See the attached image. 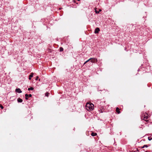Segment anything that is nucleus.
Returning <instances> with one entry per match:
<instances>
[{
  "mask_svg": "<svg viewBox=\"0 0 152 152\" xmlns=\"http://www.w3.org/2000/svg\"><path fill=\"white\" fill-rule=\"evenodd\" d=\"M94 106L93 104L90 102H87L86 104V107L87 110L91 111H92L94 109Z\"/></svg>",
  "mask_w": 152,
  "mask_h": 152,
  "instance_id": "obj_1",
  "label": "nucleus"
},
{
  "mask_svg": "<svg viewBox=\"0 0 152 152\" xmlns=\"http://www.w3.org/2000/svg\"><path fill=\"white\" fill-rule=\"evenodd\" d=\"M100 31L99 28L97 27L95 30L94 33L95 34L99 32V31Z\"/></svg>",
  "mask_w": 152,
  "mask_h": 152,
  "instance_id": "obj_4",
  "label": "nucleus"
},
{
  "mask_svg": "<svg viewBox=\"0 0 152 152\" xmlns=\"http://www.w3.org/2000/svg\"><path fill=\"white\" fill-rule=\"evenodd\" d=\"M0 107L1 109H3L4 108L1 105H0Z\"/></svg>",
  "mask_w": 152,
  "mask_h": 152,
  "instance_id": "obj_17",
  "label": "nucleus"
},
{
  "mask_svg": "<svg viewBox=\"0 0 152 152\" xmlns=\"http://www.w3.org/2000/svg\"><path fill=\"white\" fill-rule=\"evenodd\" d=\"M48 94H49V93H48V92H47L45 94V96H47V97H48Z\"/></svg>",
  "mask_w": 152,
  "mask_h": 152,
  "instance_id": "obj_15",
  "label": "nucleus"
},
{
  "mask_svg": "<svg viewBox=\"0 0 152 152\" xmlns=\"http://www.w3.org/2000/svg\"><path fill=\"white\" fill-rule=\"evenodd\" d=\"M91 62L92 63H96L97 61V59L96 58H90Z\"/></svg>",
  "mask_w": 152,
  "mask_h": 152,
  "instance_id": "obj_3",
  "label": "nucleus"
},
{
  "mask_svg": "<svg viewBox=\"0 0 152 152\" xmlns=\"http://www.w3.org/2000/svg\"><path fill=\"white\" fill-rule=\"evenodd\" d=\"M90 60V59H88V60H87L84 63V64L83 65H84L85 64H86Z\"/></svg>",
  "mask_w": 152,
  "mask_h": 152,
  "instance_id": "obj_13",
  "label": "nucleus"
},
{
  "mask_svg": "<svg viewBox=\"0 0 152 152\" xmlns=\"http://www.w3.org/2000/svg\"><path fill=\"white\" fill-rule=\"evenodd\" d=\"M148 147L147 145H144L143 146L141 147L142 148H144L145 147L147 148Z\"/></svg>",
  "mask_w": 152,
  "mask_h": 152,
  "instance_id": "obj_10",
  "label": "nucleus"
},
{
  "mask_svg": "<svg viewBox=\"0 0 152 152\" xmlns=\"http://www.w3.org/2000/svg\"><path fill=\"white\" fill-rule=\"evenodd\" d=\"M28 96H29V97H31L32 96V95L31 94H29L28 95Z\"/></svg>",
  "mask_w": 152,
  "mask_h": 152,
  "instance_id": "obj_19",
  "label": "nucleus"
},
{
  "mask_svg": "<svg viewBox=\"0 0 152 152\" xmlns=\"http://www.w3.org/2000/svg\"><path fill=\"white\" fill-rule=\"evenodd\" d=\"M97 135V134L96 133L92 132L91 133V135L92 136H94Z\"/></svg>",
  "mask_w": 152,
  "mask_h": 152,
  "instance_id": "obj_8",
  "label": "nucleus"
},
{
  "mask_svg": "<svg viewBox=\"0 0 152 152\" xmlns=\"http://www.w3.org/2000/svg\"><path fill=\"white\" fill-rule=\"evenodd\" d=\"M148 140H151V139H149V137H148Z\"/></svg>",
  "mask_w": 152,
  "mask_h": 152,
  "instance_id": "obj_21",
  "label": "nucleus"
},
{
  "mask_svg": "<svg viewBox=\"0 0 152 152\" xmlns=\"http://www.w3.org/2000/svg\"><path fill=\"white\" fill-rule=\"evenodd\" d=\"M38 76H37L36 77V78L35 80H38Z\"/></svg>",
  "mask_w": 152,
  "mask_h": 152,
  "instance_id": "obj_20",
  "label": "nucleus"
},
{
  "mask_svg": "<svg viewBox=\"0 0 152 152\" xmlns=\"http://www.w3.org/2000/svg\"><path fill=\"white\" fill-rule=\"evenodd\" d=\"M148 118V115L147 113H145V114H143L141 115V118L146 121H147V119Z\"/></svg>",
  "mask_w": 152,
  "mask_h": 152,
  "instance_id": "obj_2",
  "label": "nucleus"
},
{
  "mask_svg": "<svg viewBox=\"0 0 152 152\" xmlns=\"http://www.w3.org/2000/svg\"><path fill=\"white\" fill-rule=\"evenodd\" d=\"M15 91H16V92L19 93H20L22 92L21 91V90L19 88L16 89L15 90Z\"/></svg>",
  "mask_w": 152,
  "mask_h": 152,
  "instance_id": "obj_5",
  "label": "nucleus"
},
{
  "mask_svg": "<svg viewBox=\"0 0 152 152\" xmlns=\"http://www.w3.org/2000/svg\"><path fill=\"white\" fill-rule=\"evenodd\" d=\"M63 48H62V47H60V51L62 52V51H63Z\"/></svg>",
  "mask_w": 152,
  "mask_h": 152,
  "instance_id": "obj_14",
  "label": "nucleus"
},
{
  "mask_svg": "<svg viewBox=\"0 0 152 152\" xmlns=\"http://www.w3.org/2000/svg\"><path fill=\"white\" fill-rule=\"evenodd\" d=\"M95 12L96 14H98L99 12V11H97L96 10H95Z\"/></svg>",
  "mask_w": 152,
  "mask_h": 152,
  "instance_id": "obj_16",
  "label": "nucleus"
},
{
  "mask_svg": "<svg viewBox=\"0 0 152 152\" xmlns=\"http://www.w3.org/2000/svg\"><path fill=\"white\" fill-rule=\"evenodd\" d=\"M17 100L18 102H23L22 99L20 98H18Z\"/></svg>",
  "mask_w": 152,
  "mask_h": 152,
  "instance_id": "obj_7",
  "label": "nucleus"
},
{
  "mask_svg": "<svg viewBox=\"0 0 152 152\" xmlns=\"http://www.w3.org/2000/svg\"><path fill=\"white\" fill-rule=\"evenodd\" d=\"M116 111L118 113V114H119L120 112L119 110V109L118 107L116 108Z\"/></svg>",
  "mask_w": 152,
  "mask_h": 152,
  "instance_id": "obj_9",
  "label": "nucleus"
},
{
  "mask_svg": "<svg viewBox=\"0 0 152 152\" xmlns=\"http://www.w3.org/2000/svg\"><path fill=\"white\" fill-rule=\"evenodd\" d=\"M25 99H28V94H26L25 95Z\"/></svg>",
  "mask_w": 152,
  "mask_h": 152,
  "instance_id": "obj_12",
  "label": "nucleus"
},
{
  "mask_svg": "<svg viewBox=\"0 0 152 152\" xmlns=\"http://www.w3.org/2000/svg\"><path fill=\"white\" fill-rule=\"evenodd\" d=\"M33 75H34V73H31L30 75H29V80H30L31 79V77H32L33 76Z\"/></svg>",
  "mask_w": 152,
  "mask_h": 152,
  "instance_id": "obj_6",
  "label": "nucleus"
},
{
  "mask_svg": "<svg viewBox=\"0 0 152 152\" xmlns=\"http://www.w3.org/2000/svg\"><path fill=\"white\" fill-rule=\"evenodd\" d=\"M73 2L75 3H76V4H78V3H76V1L75 0H73Z\"/></svg>",
  "mask_w": 152,
  "mask_h": 152,
  "instance_id": "obj_18",
  "label": "nucleus"
},
{
  "mask_svg": "<svg viewBox=\"0 0 152 152\" xmlns=\"http://www.w3.org/2000/svg\"><path fill=\"white\" fill-rule=\"evenodd\" d=\"M101 11V10H99V12H100V11Z\"/></svg>",
  "mask_w": 152,
  "mask_h": 152,
  "instance_id": "obj_22",
  "label": "nucleus"
},
{
  "mask_svg": "<svg viewBox=\"0 0 152 152\" xmlns=\"http://www.w3.org/2000/svg\"><path fill=\"white\" fill-rule=\"evenodd\" d=\"M77 1H80V0H77Z\"/></svg>",
  "mask_w": 152,
  "mask_h": 152,
  "instance_id": "obj_23",
  "label": "nucleus"
},
{
  "mask_svg": "<svg viewBox=\"0 0 152 152\" xmlns=\"http://www.w3.org/2000/svg\"><path fill=\"white\" fill-rule=\"evenodd\" d=\"M34 89V88L32 87H30L28 88V90L29 91L30 90H32Z\"/></svg>",
  "mask_w": 152,
  "mask_h": 152,
  "instance_id": "obj_11",
  "label": "nucleus"
}]
</instances>
